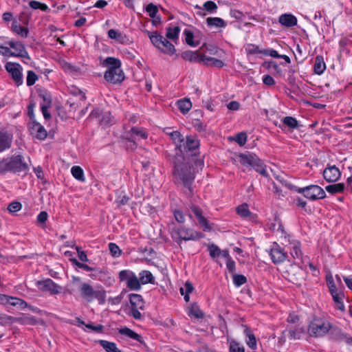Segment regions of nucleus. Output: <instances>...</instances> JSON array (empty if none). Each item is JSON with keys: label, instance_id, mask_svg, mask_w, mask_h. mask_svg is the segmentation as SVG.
<instances>
[{"label": "nucleus", "instance_id": "obj_24", "mask_svg": "<svg viewBox=\"0 0 352 352\" xmlns=\"http://www.w3.org/2000/svg\"><path fill=\"white\" fill-rule=\"evenodd\" d=\"M147 34L151 41V43L158 49L160 50L162 43L164 42V39L166 38L158 34L157 32H149L147 31Z\"/></svg>", "mask_w": 352, "mask_h": 352}, {"label": "nucleus", "instance_id": "obj_37", "mask_svg": "<svg viewBox=\"0 0 352 352\" xmlns=\"http://www.w3.org/2000/svg\"><path fill=\"white\" fill-rule=\"evenodd\" d=\"M9 305L13 307H19L23 309L28 307V303L21 298L10 296Z\"/></svg>", "mask_w": 352, "mask_h": 352}, {"label": "nucleus", "instance_id": "obj_3", "mask_svg": "<svg viewBox=\"0 0 352 352\" xmlns=\"http://www.w3.org/2000/svg\"><path fill=\"white\" fill-rule=\"evenodd\" d=\"M8 172L19 173L28 172L29 165L25 162L24 157L21 154H14L6 158Z\"/></svg>", "mask_w": 352, "mask_h": 352}, {"label": "nucleus", "instance_id": "obj_62", "mask_svg": "<svg viewBox=\"0 0 352 352\" xmlns=\"http://www.w3.org/2000/svg\"><path fill=\"white\" fill-rule=\"evenodd\" d=\"M21 207L22 206L20 202L14 201L8 205V210L10 212L13 213L19 211Z\"/></svg>", "mask_w": 352, "mask_h": 352}, {"label": "nucleus", "instance_id": "obj_25", "mask_svg": "<svg viewBox=\"0 0 352 352\" xmlns=\"http://www.w3.org/2000/svg\"><path fill=\"white\" fill-rule=\"evenodd\" d=\"M326 69V64L322 56H317L315 58L314 65V73L318 75H321Z\"/></svg>", "mask_w": 352, "mask_h": 352}, {"label": "nucleus", "instance_id": "obj_7", "mask_svg": "<svg viewBox=\"0 0 352 352\" xmlns=\"http://www.w3.org/2000/svg\"><path fill=\"white\" fill-rule=\"evenodd\" d=\"M129 301L131 304V315L135 320H140L142 314L139 310H143L144 308L143 298L140 294H131L129 295Z\"/></svg>", "mask_w": 352, "mask_h": 352}, {"label": "nucleus", "instance_id": "obj_13", "mask_svg": "<svg viewBox=\"0 0 352 352\" xmlns=\"http://www.w3.org/2000/svg\"><path fill=\"white\" fill-rule=\"evenodd\" d=\"M190 209L194 215L197 219L199 225L203 228L204 232H210L212 230V227L208 221L203 216L201 210L195 205L192 204Z\"/></svg>", "mask_w": 352, "mask_h": 352}, {"label": "nucleus", "instance_id": "obj_57", "mask_svg": "<svg viewBox=\"0 0 352 352\" xmlns=\"http://www.w3.org/2000/svg\"><path fill=\"white\" fill-rule=\"evenodd\" d=\"M208 250L210 252V256L212 258L219 256L221 253V250L219 249V248L214 244L210 245L208 246Z\"/></svg>", "mask_w": 352, "mask_h": 352}, {"label": "nucleus", "instance_id": "obj_22", "mask_svg": "<svg viewBox=\"0 0 352 352\" xmlns=\"http://www.w3.org/2000/svg\"><path fill=\"white\" fill-rule=\"evenodd\" d=\"M278 22L283 26L291 28L297 24V19L292 14H283L279 16Z\"/></svg>", "mask_w": 352, "mask_h": 352}, {"label": "nucleus", "instance_id": "obj_35", "mask_svg": "<svg viewBox=\"0 0 352 352\" xmlns=\"http://www.w3.org/2000/svg\"><path fill=\"white\" fill-rule=\"evenodd\" d=\"M177 107L180 111L185 114L191 109L192 103L189 99L185 98L177 101Z\"/></svg>", "mask_w": 352, "mask_h": 352}, {"label": "nucleus", "instance_id": "obj_63", "mask_svg": "<svg viewBox=\"0 0 352 352\" xmlns=\"http://www.w3.org/2000/svg\"><path fill=\"white\" fill-rule=\"evenodd\" d=\"M247 51L250 54H263V50H260L258 46L254 44L248 45Z\"/></svg>", "mask_w": 352, "mask_h": 352}, {"label": "nucleus", "instance_id": "obj_12", "mask_svg": "<svg viewBox=\"0 0 352 352\" xmlns=\"http://www.w3.org/2000/svg\"><path fill=\"white\" fill-rule=\"evenodd\" d=\"M326 193L324 190L318 185H310L307 186L306 198L310 200H317L324 198Z\"/></svg>", "mask_w": 352, "mask_h": 352}, {"label": "nucleus", "instance_id": "obj_10", "mask_svg": "<svg viewBox=\"0 0 352 352\" xmlns=\"http://www.w3.org/2000/svg\"><path fill=\"white\" fill-rule=\"evenodd\" d=\"M104 79L112 84L121 82L124 79V74L121 67L118 69H108L104 75Z\"/></svg>", "mask_w": 352, "mask_h": 352}, {"label": "nucleus", "instance_id": "obj_16", "mask_svg": "<svg viewBox=\"0 0 352 352\" xmlns=\"http://www.w3.org/2000/svg\"><path fill=\"white\" fill-rule=\"evenodd\" d=\"M8 45L10 48L14 50V52H13L15 54L14 57H21L30 60L28 52L25 50V47L22 43L19 41H10L8 42Z\"/></svg>", "mask_w": 352, "mask_h": 352}, {"label": "nucleus", "instance_id": "obj_39", "mask_svg": "<svg viewBox=\"0 0 352 352\" xmlns=\"http://www.w3.org/2000/svg\"><path fill=\"white\" fill-rule=\"evenodd\" d=\"M71 173L75 179L80 182H85L84 172L81 167L78 166H73L71 169Z\"/></svg>", "mask_w": 352, "mask_h": 352}, {"label": "nucleus", "instance_id": "obj_50", "mask_svg": "<svg viewBox=\"0 0 352 352\" xmlns=\"http://www.w3.org/2000/svg\"><path fill=\"white\" fill-rule=\"evenodd\" d=\"M247 282V278L242 274H233V283L236 287H240Z\"/></svg>", "mask_w": 352, "mask_h": 352}, {"label": "nucleus", "instance_id": "obj_32", "mask_svg": "<svg viewBox=\"0 0 352 352\" xmlns=\"http://www.w3.org/2000/svg\"><path fill=\"white\" fill-rule=\"evenodd\" d=\"M126 287L133 291H138L141 289V284L139 278L136 276L135 273L131 276L130 280H129Z\"/></svg>", "mask_w": 352, "mask_h": 352}, {"label": "nucleus", "instance_id": "obj_58", "mask_svg": "<svg viewBox=\"0 0 352 352\" xmlns=\"http://www.w3.org/2000/svg\"><path fill=\"white\" fill-rule=\"evenodd\" d=\"M190 314L195 316L196 318H201L204 317L203 312L199 309V307L196 305H192L190 309Z\"/></svg>", "mask_w": 352, "mask_h": 352}, {"label": "nucleus", "instance_id": "obj_1", "mask_svg": "<svg viewBox=\"0 0 352 352\" xmlns=\"http://www.w3.org/2000/svg\"><path fill=\"white\" fill-rule=\"evenodd\" d=\"M174 175L177 179L181 180L190 193H192L191 184L195 179L194 173L191 170L189 162L186 160V157L176 153L174 160Z\"/></svg>", "mask_w": 352, "mask_h": 352}, {"label": "nucleus", "instance_id": "obj_6", "mask_svg": "<svg viewBox=\"0 0 352 352\" xmlns=\"http://www.w3.org/2000/svg\"><path fill=\"white\" fill-rule=\"evenodd\" d=\"M331 328L329 322L315 318L309 324L308 331L311 336L321 337L325 335Z\"/></svg>", "mask_w": 352, "mask_h": 352}, {"label": "nucleus", "instance_id": "obj_47", "mask_svg": "<svg viewBox=\"0 0 352 352\" xmlns=\"http://www.w3.org/2000/svg\"><path fill=\"white\" fill-rule=\"evenodd\" d=\"M185 35V40L188 45L192 47H195L198 45V43H195L193 41L194 35L192 31L188 30H185L184 32Z\"/></svg>", "mask_w": 352, "mask_h": 352}, {"label": "nucleus", "instance_id": "obj_28", "mask_svg": "<svg viewBox=\"0 0 352 352\" xmlns=\"http://www.w3.org/2000/svg\"><path fill=\"white\" fill-rule=\"evenodd\" d=\"M101 64L103 67H109V69H118L121 67V61L114 57H107Z\"/></svg>", "mask_w": 352, "mask_h": 352}, {"label": "nucleus", "instance_id": "obj_45", "mask_svg": "<svg viewBox=\"0 0 352 352\" xmlns=\"http://www.w3.org/2000/svg\"><path fill=\"white\" fill-rule=\"evenodd\" d=\"M229 352H245V349L243 346H240L239 343L232 340L230 342Z\"/></svg>", "mask_w": 352, "mask_h": 352}, {"label": "nucleus", "instance_id": "obj_34", "mask_svg": "<svg viewBox=\"0 0 352 352\" xmlns=\"http://www.w3.org/2000/svg\"><path fill=\"white\" fill-rule=\"evenodd\" d=\"M206 23L210 27L224 28L226 26V23L224 20L219 17H208L206 19Z\"/></svg>", "mask_w": 352, "mask_h": 352}, {"label": "nucleus", "instance_id": "obj_33", "mask_svg": "<svg viewBox=\"0 0 352 352\" xmlns=\"http://www.w3.org/2000/svg\"><path fill=\"white\" fill-rule=\"evenodd\" d=\"M99 344L107 352H121L116 346V343L104 340H99Z\"/></svg>", "mask_w": 352, "mask_h": 352}, {"label": "nucleus", "instance_id": "obj_53", "mask_svg": "<svg viewBox=\"0 0 352 352\" xmlns=\"http://www.w3.org/2000/svg\"><path fill=\"white\" fill-rule=\"evenodd\" d=\"M146 11L148 12L150 17L155 19L158 12V8L157 6L154 5L153 3H150L146 6Z\"/></svg>", "mask_w": 352, "mask_h": 352}, {"label": "nucleus", "instance_id": "obj_48", "mask_svg": "<svg viewBox=\"0 0 352 352\" xmlns=\"http://www.w3.org/2000/svg\"><path fill=\"white\" fill-rule=\"evenodd\" d=\"M168 134L171 137V138L174 141V142L176 144L177 147L178 144H180L182 143V142L184 139V138L182 136V135L178 131H173L171 133H169Z\"/></svg>", "mask_w": 352, "mask_h": 352}, {"label": "nucleus", "instance_id": "obj_21", "mask_svg": "<svg viewBox=\"0 0 352 352\" xmlns=\"http://www.w3.org/2000/svg\"><path fill=\"white\" fill-rule=\"evenodd\" d=\"M108 36L121 44H127L129 42V39L126 34L114 29L108 31Z\"/></svg>", "mask_w": 352, "mask_h": 352}, {"label": "nucleus", "instance_id": "obj_26", "mask_svg": "<svg viewBox=\"0 0 352 352\" xmlns=\"http://www.w3.org/2000/svg\"><path fill=\"white\" fill-rule=\"evenodd\" d=\"M11 30L15 34L20 35L21 37L26 38L28 36V29L20 25L16 20L12 21Z\"/></svg>", "mask_w": 352, "mask_h": 352}, {"label": "nucleus", "instance_id": "obj_60", "mask_svg": "<svg viewBox=\"0 0 352 352\" xmlns=\"http://www.w3.org/2000/svg\"><path fill=\"white\" fill-rule=\"evenodd\" d=\"M109 249L113 256L117 257L121 255V250L116 243H110L109 244Z\"/></svg>", "mask_w": 352, "mask_h": 352}, {"label": "nucleus", "instance_id": "obj_8", "mask_svg": "<svg viewBox=\"0 0 352 352\" xmlns=\"http://www.w3.org/2000/svg\"><path fill=\"white\" fill-rule=\"evenodd\" d=\"M5 68L6 71L10 74L12 80L17 85H22V67L20 64L16 63L8 62L5 65Z\"/></svg>", "mask_w": 352, "mask_h": 352}, {"label": "nucleus", "instance_id": "obj_29", "mask_svg": "<svg viewBox=\"0 0 352 352\" xmlns=\"http://www.w3.org/2000/svg\"><path fill=\"white\" fill-rule=\"evenodd\" d=\"M159 50L169 56L175 54L176 52L174 45L169 42L166 38L164 39V42L162 43V45H161Z\"/></svg>", "mask_w": 352, "mask_h": 352}, {"label": "nucleus", "instance_id": "obj_59", "mask_svg": "<svg viewBox=\"0 0 352 352\" xmlns=\"http://www.w3.org/2000/svg\"><path fill=\"white\" fill-rule=\"evenodd\" d=\"M234 140L239 146H243L247 141V135L244 132L237 133Z\"/></svg>", "mask_w": 352, "mask_h": 352}, {"label": "nucleus", "instance_id": "obj_49", "mask_svg": "<svg viewBox=\"0 0 352 352\" xmlns=\"http://www.w3.org/2000/svg\"><path fill=\"white\" fill-rule=\"evenodd\" d=\"M38 80L37 75L32 70H29L27 74L26 84L28 86H32Z\"/></svg>", "mask_w": 352, "mask_h": 352}, {"label": "nucleus", "instance_id": "obj_4", "mask_svg": "<svg viewBox=\"0 0 352 352\" xmlns=\"http://www.w3.org/2000/svg\"><path fill=\"white\" fill-rule=\"evenodd\" d=\"M239 162L245 166H252L255 170L263 176L268 175L265 166L261 159L254 153L240 154Z\"/></svg>", "mask_w": 352, "mask_h": 352}, {"label": "nucleus", "instance_id": "obj_15", "mask_svg": "<svg viewBox=\"0 0 352 352\" xmlns=\"http://www.w3.org/2000/svg\"><path fill=\"white\" fill-rule=\"evenodd\" d=\"M272 261L274 264H278L283 262L287 255V253L278 245L275 243L270 252Z\"/></svg>", "mask_w": 352, "mask_h": 352}, {"label": "nucleus", "instance_id": "obj_42", "mask_svg": "<svg viewBox=\"0 0 352 352\" xmlns=\"http://www.w3.org/2000/svg\"><path fill=\"white\" fill-rule=\"evenodd\" d=\"M18 320L19 319L13 316L5 314H0V324L2 325L11 324Z\"/></svg>", "mask_w": 352, "mask_h": 352}, {"label": "nucleus", "instance_id": "obj_54", "mask_svg": "<svg viewBox=\"0 0 352 352\" xmlns=\"http://www.w3.org/2000/svg\"><path fill=\"white\" fill-rule=\"evenodd\" d=\"M39 97H41L43 100V103L41 105H47L48 107H51L52 104V96L50 93L47 91H43L39 94Z\"/></svg>", "mask_w": 352, "mask_h": 352}, {"label": "nucleus", "instance_id": "obj_20", "mask_svg": "<svg viewBox=\"0 0 352 352\" xmlns=\"http://www.w3.org/2000/svg\"><path fill=\"white\" fill-rule=\"evenodd\" d=\"M289 273L292 275L290 280L295 284L300 285L304 280L305 272L300 267H292Z\"/></svg>", "mask_w": 352, "mask_h": 352}, {"label": "nucleus", "instance_id": "obj_17", "mask_svg": "<svg viewBox=\"0 0 352 352\" xmlns=\"http://www.w3.org/2000/svg\"><path fill=\"white\" fill-rule=\"evenodd\" d=\"M340 176L341 173L335 165L326 168L323 171L324 179L328 182H335Z\"/></svg>", "mask_w": 352, "mask_h": 352}, {"label": "nucleus", "instance_id": "obj_14", "mask_svg": "<svg viewBox=\"0 0 352 352\" xmlns=\"http://www.w3.org/2000/svg\"><path fill=\"white\" fill-rule=\"evenodd\" d=\"M28 127L30 134L34 138L41 140L46 138L47 135V131L40 123L36 121L31 122Z\"/></svg>", "mask_w": 352, "mask_h": 352}, {"label": "nucleus", "instance_id": "obj_11", "mask_svg": "<svg viewBox=\"0 0 352 352\" xmlns=\"http://www.w3.org/2000/svg\"><path fill=\"white\" fill-rule=\"evenodd\" d=\"M146 138V133L136 127L131 128V131L126 134V139L128 140L132 144V145H131V147L132 148L136 147L137 141L141 139L144 140Z\"/></svg>", "mask_w": 352, "mask_h": 352}, {"label": "nucleus", "instance_id": "obj_36", "mask_svg": "<svg viewBox=\"0 0 352 352\" xmlns=\"http://www.w3.org/2000/svg\"><path fill=\"white\" fill-rule=\"evenodd\" d=\"M180 28L178 26L174 28L168 27L166 28V38L171 40H177L179 38Z\"/></svg>", "mask_w": 352, "mask_h": 352}, {"label": "nucleus", "instance_id": "obj_38", "mask_svg": "<svg viewBox=\"0 0 352 352\" xmlns=\"http://www.w3.org/2000/svg\"><path fill=\"white\" fill-rule=\"evenodd\" d=\"M326 190L331 194H336L342 192L344 190V184L343 183H338L327 186Z\"/></svg>", "mask_w": 352, "mask_h": 352}, {"label": "nucleus", "instance_id": "obj_41", "mask_svg": "<svg viewBox=\"0 0 352 352\" xmlns=\"http://www.w3.org/2000/svg\"><path fill=\"white\" fill-rule=\"evenodd\" d=\"M133 274L134 272L129 270H123L118 273V278L120 282H125L126 285Z\"/></svg>", "mask_w": 352, "mask_h": 352}, {"label": "nucleus", "instance_id": "obj_44", "mask_svg": "<svg viewBox=\"0 0 352 352\" xmlns=\"http://www.w3.org/2000/svg\"><path fill=\"white\" fill-rule=\"evenodd\" d=\"M29 6L34 10L39 9L43 12L49 10L48 6L45 3H43L38 1L32 0L29 2Z\"/></svg>", "mask_w": 352, "mask_h": 352}, {"label": "nucleus", "instance_id": "obj_61", "mask_svg": "<svg viewBox=\"0 0 352 352\" xmlns=\"http://www.w3.org/2000/svg\"><path fill=\"white\" fill-rule=\"evenodd\" d=\"M31 18V14L26 10L22 12L19 16V21L23 25H28Z\"/></svg>", "mask_w": 352, "mask_h": 352}, {"label": "nucleus", "instance_id": "obj_56", "mask_svg": "<svg viewBox=\"0 0 352 352\" xmlns=\"http://www.w3.org/2000/svg\"><path fill=\"white\" fill-rule=\"evenodd\" d=\"M291 255L294 258H301L302 256V252L300 248L299 243H294L292 246V248L290 252Z\"/></svg>", "mask_w": 352, "mask_h": 352}, {"label": "nucleus", "instance_id": "obj_23", "mask_svg": "<svg viewBox=\"0 0 352 352\" xmlns=\"http://www.w3.org/2000/svg\"><path fill=\"white\" fill-rule=\"evenodd\" d=\"M204 56L199 54L197 52L186 51L184 52L181 56L183 59L194 63H202Z\"/></svg>", "mask_w": 352, "mask_h": 352}, {"label": "nucleus", "instance_id": "obj_52", "mask_svg": "<svg viewBox=\"0 0 352 352\" xmlns=\"http://www.w3.org/2000/svg\"><path fill=\"white\" fill-rule=\"evenodd\" d=\"M236 212L242 217H247L250 214V212L247 204H242L236 208Z\"/></svg>", "mask_w": 352, "mask_h": 352}, {"label": "nucleus", "instance_id": "obj_27", "mask_svg": "<svg viewBox=\"0 0 352 352\" xmlns=\"http://www.w3.org/2000/svg\"><path fill=\"white\" fill-rule=\"evenodd\" d=\"M139 280L140 284L146 285L148 283H154L155 278L150 271L143 270L139 274Z\"/></svg>", "mask_w": 352, "mask_h": 352}, {"label": "nucleus", "instance_id": "obj_19", "mask_svg": "<svg viewBox=\"0 0 352 352\" xmlns=\"http://www.w3.org/2000/svg\"><path fill=\"white\" fill-rule=\"evenodd\" d=\"M12 135L8 131H0V153L11 147Z\"/></svg>", "mask_w": 352, "mask_h": 352}, {"label": "nucleus", "instance_id": "obj_55", "mask_svg": "<svg viewBox=\"0 0 352 352\" xmlns=\"http://www.w3.org/2000/svg\"><path fill=\"white\" fill-rule=\"evenodd\" d=\"M204 9L208 11L209 13H214L217 9V4L212 1H206L203 5Z\"/></svg>", "mask_w": 352, "mask_h": 352}, {"label": "nucleus", "instance_id": "obj_31", "mask_svg": "<svg viewBox=\"0 0 352 352\" xmlns=\"http://www.w3.org/2000/svg\"><path fill=\"white\" fill-rule=\"evenodd\" d=\"M332 296L333 300L337 305V308L341 311L344 310V305L343 303L344 294L342 290L338 292H336L333 294H331Z\"/></svg>", "mask_w": 352, "mask_h": 352}, {"label": "nucleus", "instance_id": "obj_9", "mask_svg": "<svg viewBox=\"0 0 352 352\" xmlns=\"http://www.w3.org/2000/svg\"><path fill=\"white\" fill-rule=\"evenodd\" d=\"M175 233L180 239L184 241L197 240L204 236L201 232L185 227L177 228Z\"/></svg>", "mask_w": 352, "mask_h": 352}, {"label": "nucleus", "instance_id": "obj_64", "mask_svg": "<svg viewBox=\"0 0 352 352\" xmlns=\"http://www.w3.org/2000/svg\"><path fill=\"white\" fill-rule=\"evenodd\" d=\"M0 54L3 56H14L15 54L10 49L3 45H0Z\"/></svg>", "mask_w": 352, "mask_h": 352}, {"label": "nucleus", "instance_id": "obj_46", "mask_svg": "<svg viewBox=\"0 0 352 352\" xmlns=\"http://www.w3.org/2000/svg\"><path fill=\"white\" fill-rule=\"evenodd\" d=\"M326 281L331 294H333V293H335L336 292H338L340 290L339 288L336 287L331 275L327 276Z\"/></svg>", "mask_w": 352, "mask_h": 352}, {"label": "nucleus", "instance_id": "obj_43", "mask_svg": "<svg viewBox=\"0 0 352 352\" xmlns=\"http://www.w3.org/2000/svg\"><path fill=\"white\" fill-rule=\"evenodd\" d=\"M283 123L290 129H296L298 126L297 120L292 116H286L283 120Z\"/></svg>", "mask_w": 352, "mask_h": 352}, {"label": "nucleus", "instance_id": "obj_40", "mask_svg": "<svg viewBox=\"0 0 352 352\" xmlns=\"http://www.w3.org/2000/svg\"><path fill=\"white\" fill-rule=\"evenodd\" d=\"M245 333L248 338V340L246 341L247 344L251 349H255L256 346V340L254 335L250 331L248 328L245 330Z\"/></svg>", "mask_w": 352, "mask_h": 352}, {"label": "nucleus", "instance_id": "obj_5", "mask_svg": "<svg viewBox=\"0 0 352 352\" xmlns=\"http://www.w3.org/2000/svg\"><path fill=\"white\" fill-rule=\"evenodd\" d=\"M199 147V140L195 136H187L184 139L182 144L177 145V149L181 153L182 156L188 155L190 152V155H196L198 153Z\"/></svg>", "mask_w": 352, "mask_h": 352}, {"label": "nucleus", "instance_id": "obj_30", "mask_svg": "<svg viewBox=\"0 0 352 352\" xmlns=\"http://www.w3.org/2000/svg\"><path fill=\"white\" fill-rule=\"evenodd\" d=\"M203 58L204 60H202V63L207 66H214L218 68H221L224 65L223 62L219 59L206 56L205 55Z\"/></svg>", "mask_w": 352, "mask_h": 352}, {"label": "nucleus", "instance_id": "obj_18", "mask_svg": "<svg viewBox=\"0 0 352 352\" xmlns=\"http://www.w3.org/2000/svg\"><path fill=\"white\" fill-rule=\"evenodd\" d=\"M38 283L42 287V289L48 291L52 294H58L60 293L61 287L58 285L50 278H47L43 281H38Z\"/></svg>", "mask_w": 352, "mask_h": 352}, {"label": "nucleus", "instance_id": "obj_2", "mask_svg": "<svg viewBox=\"0 0 352 352\" xmlns=\"http://www.w3.org/2000/svg\"><path fill=\"white\" fill-rule=\"evenodd\" d=\"M79 292L80 296L88 302L92 301L94 298L98 300L99 304H103L105 302V291L103 289L94 290L93 287L87 283L81 284Z\"/></svg>", "mask_w": 352, "mask_h": 352}, {"label": "nucleus", "instance_id": "obj_51", "mask_svg": "<svg viewBox=\"0 0 352 352\" xmlns=\"http://www.w3.org/2000/svg\"><path fill=\"white\" fill-rule=\"evenodd\" d=\"M331 335L334 340L338 341H342V337L344 336L345 333L342 331L339 328H332L331 331Z\"/></svg>", "mask_w": 352, "mask_h": 352}]
</instances>
